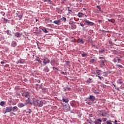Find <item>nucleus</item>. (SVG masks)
Listing matches in <instances>:
<instances>
[{"label":"nucleus","instance_id":"obj_7","mask_svg":"<svg viewBox=\"0 0 124 124\" xmlns=\"http://www.w3.org/2000/svg\"><path fill=\"white\" fill-rule=\"evenodd\" d=\"M26 105H27V103H19L18 104V107H19V108H22L25 106H26Z\"/></svg>","mask_w":124,"mask_h":124},{"label":"nucleus","instance_id":"obj_16","mask_svg":"<svg viewBox=\"0 0 124 124\" xmlns=\"http://www.w3.org/2000/svg\"><path fill=\"white\" fill-rule=\"evenodd\" d=\"M53 23L54 24H56V25H60V23H61V20H55Z\"/></svg>","mask_w":124,"mask_h":124},{"label":"nucleus","instance_id":"obj_51","mask_svg":"<svg viewBox=\"0 0 124 124\" xmlns=\"http://www.w3.org/2000/svg\"><path fill=\"white\" fill-rule=\"evenodd\" d=\"M12 114H13V115H15V113L12 112Z\"/></svg>","mask_w":124,"mask_h":124},{"label":"nucleus","instance_id":"obj_44","mask_svg":"<svg viewBox=\"0 0 124 124\" xmlns=\"http://www.w3.org/2000/svg\"><path fill=\"white\" fill-rule=\"evenodd\" d=\"M114 123L115 124H118V121L116 120H115Z\"/></svg>","mask_w":124,"mask_h":124},{"label":"nucleus","instance_id":"obj_22","mask_svg":"<svg viewBox=\"0 0 124 124\" xmlns=\"http://www.w3.org/2000/svg\"><path fill=\"white\" fill-rule=\"evenodd\" d=\"M60 21H62V22H66V18L62 17V18L60 19Z\"/></svg>","mask_w":124,"mask_h":124},{"label":"nucleus","instance_id":"obj_23","mask_svg":"<svg viewBox=\"0 0 124 124\" xmlns=\"http://www.w3.org/2000/svg\"><path fill=\"white\" fill-rule=\"evenodd\" d=\"M25 103H27V105L31 104V99H30V98H28V99Z\"/></svg>","mask_w":124,"mask_h":124},{"label":"nucleus","instance_id":"obj_21","mask_svg":"<svg viewBox=\"0 0 124 124\" xmlns=\"http://www.w3.org/2000/svg\"><path fill=\"white\" fill-rule=\"evenodd\" d=\"M3 20L4 21V24H7L8 22H9V20L6 19L5 18L2 17Z\"/></svg>","mask_w":124,"mask_h":124},{"label":"nucleus","instance_id":"obj_9","mask_svg":"<svg viewBox=\"0 0 124 124\" xmlns=\"http://www.w3.org/2000/svg\"><path fill=\"white\" fill-rule=\"evenodd\" d=\"M17 110H18V107H17V106H15L12 108V111H13V112H17Z\"/></svg>","mask_w":124,"mask_h":124},{"label":"nucleus","instance_id":"obj_39","mask_svg":"<svg viewBox=\"0 0 124 124\" xmlns=\"http://www.w3.org/2000/svg\"><path fill=\"white\" fill-rule=\"evenodd\" d=\"M106 123H107V124H113L111 122H110L109 121H107Z\"/></svg>","mask_w":124,"mask_h":124},{"label":"nucleus","instance_id":"obj_12","mask_svg":"<svg viewBox=\"0 0 124 124\" xmlns=\"http://www.w3.org/2000/svg\"><path fill=\"white\" fill-rule=\"evenodd\" d=\"M85 14H83L82 13H78V16L79 17V18H82V17H84Z\"/></svg>","mask_w":124,"mask_h":124},{"label":"nucleus","instance_id":"obj_50","mask_svg":"<svg viewBox=\"0 0 124 124\" xmlns=\"http://www.w3.org/2000/svg\"><path fill=\"white\" fill-rule=\"evenodd\" d=\"M114 62H117V60H116V59H114Z\"/></svg>","mask_w":124,"mask_h":124},{"label":"nucleus","instance_id":"obj_31","mask_svg":"<svg viewBox=\"0 0 124 124\" xmlns=\"http://www.w3.org/2000/svg\"><path fill=\"white\" fill-rule=\"evenodd\" d=\"M105 50L104 49H101L99 51V53H103Z\"/></svg>","mask_w":124,"mask_h":124},{"label":"nucleus","instance_id":"obj_37","mask_svg":"<svg viewBox=\"0 0 124 124\" xmlns=\"http://www.w3.org/2000/svg\"><path fill=\"white\" fill-rule=\"evenodd\" d=\"M96 73L97 74V75H98V76H99V75H100V72H98V71H96Z\"/></svg>","mask_w":124,"mask_h":124},{"label":"nucleus","instance_id":"obj_18","mask_svg":"<svg viewBox=\"0 0 124 124\" xmlns=\"http://www.w3.org/2000/svg\"><path fill=\"white\" fill-rule=\"evenodd\" d=\"M15 35L16 37H21V34L19 32L15 33Z\"/></svg>","mask_w":124,"mask_h":124},{"label":"nucleus","instance_id":"obj_2","mask_svg":"<svg viewBox=\"0 0 124 124\" xmlns=\"http://www.w3.org/2000/svg\"><path fill=\"white\" fill-rule=\"evenodd\" d=\"M88 99H89V100H91L92 102H87L86 103H87V104H89V105H92V104H93V101L95 100V97L93 95H91L89 96Z\"/></svg>","mask_w":124,"mask_h":124},{"label":"nucleus","instance_id":"obj_25","mask_svg":"<svg viewBox=\"0 0 124 124\" xmlns=\"http://www.w3.org/2000/svg\"><path fill=\"white\" fill-rule=\"evenodd\" d=\"M0 105H1V106H2V107L4 106V105H5V102L4 101L1 102L0 103Z\"/></svg>","mask_w":124,"mask_h":124},{"label":"nucleus","instance_id":"obj_19","mask_svg":"<svg viewBox=\"0 0 124 124\" xmlns=\"http://www.w3.org/2000/svg\"><path fill=\"white\" fill-rule=\"evenodd\" d=\"M12 46L13 47H16V46H17V43H16V42H12Z\"/></svg>","mask_w":124,"mask_h":124},{"label":"nucleus","instance_id":"obj_54","mask_svg":"<svg viewBox=\"0 0 124 124\" xmlns=\"http://www.w3.org/2000/svg\"><path fill=\"white\" fill-rule=\"evenodd\" d=\"M89 116L92 117V114H90Z\"/></svg>","mask_w":124,"mask_h":124},{"label":"nucleus","instance_id":"obj_59","mask_svg":"<svg viewBox=\"0 0 124 124\" xmlns=\"http://www.w3.org/2000/svg\"><path fill=\"white\" fill-rule=\"evenodd\" d=\"M48 0V1H51V0Z\"/></svg>","mask_w":124,"mask_h":124},{"label":"nucleus","instance_id":"obj_57","mask_svg":"<svg viewBox=\"0 0 124 124\" xmlns=\"http://www.w3.org/2000/svg\"><path fill=\"white\" fill-rule=\"evenodd\" d=\"M68 90H70V88H68Z\"/></svg>","mask_w":124,"mask_h":124},{"label":"nucleus","instance_id":"obj_32","mask_svg":"<svg viewBox=\"0 0 124 124\" xmlns=\"http://www.w3.org/2000/svg\"><path fill=\"white\" fill-rule=\"evenodd\" d=\"M81 56L83 57H86L87 56V53H83V54H81Z\"/></svg>","mask_w":124,"mask_h":124},{"label":"nucleus","instance_id":"obj_27","mask_svg":"<svg viewBox=\"0 0 124 124\" xmlns=\"http://www.w3.org/2000/svg\"><path fill=\"white\" fill-rule=\"evenodd\" d=\"M108 22H110L112 24H114V23H115V20H114L113 19H108Z\"/></svg>","mask_w":124,"mask_h":124},{"label":"nucleus","instance_id":"obj_36","mask_svg":"<svg viewBox=\"0 0 124 124\" xmlns=\"http://www.w3.org/2000/svg\"><path fill=\"white\" fill-rule=\"evenodd\" d=\"M106 121H107V118H103L102 119L103 122H106Z\"/></svg>","mask_w":124,"mask_h":124},{"label":"nucleus","instance_id":"obj_47","mask_svg":"<svg viewBox=\"0 0 124 124\" xmlns=\"http://www.w3.org/2000/svg\"><path fill=\"white\" fill-rule=\"evenodd\" d=\"M62 74H64V75H65V74H66V73H64L63 72H62V73H61Z\"/></svg>","mask_w":124,"mask_h":124},{"label":"nucleus","instance_id":"obj_26","mask_svg":"<svg viewBox=\"0 0 124 124\" xmlns=\"http://www.w3.org/2000/svg\"><path fill=\"white\" fill-rule=\"evenodd\" d=\"M116 66L118 68L120 67V68H124V67L120 64H116Z\"/></svg>","mask_w":124,"mask_h":124},{"label":"nucleus","instance_id":"obj_8","mask_svg":"<svg viewBox=\"0 0 124 124\" xmlns=\"http://www.w3.org/2000/svg\"><path fill=\"white\" fill-rule=\"evenodd\" d=\"M101 122H102V121H101V120H100V119H98L95 120L94 124H101Z\"/></svg>","mask_w":124,"mask_h":124},{"label":"nucleus","instance_id":"obj_52","mask_svg":"<svg viewBox=\"0 0 124 124\" xmlns=\"http://www.w3.org/2000/svg\"><path fill=\"white\" fill-rule=\"evenodd\" d=\"M85 17L87 18V17H88V16H87V15H85Z\"/></svg>","mask_w":124,"mask_h":124},{"label":"nucleus","instance_id":"obj_58","mask_svg":"<svg viewBox=\"0 0 124 124\" xmlns=\"http://www.w3.org/2000/svg\"><path fill=\"white\" fill-rule=\"evenodd\" d=\"M38 83H40V80H39V82H38Z\"/></svg>","mask_w":124,"mask_h":124},{"label":"nucleus","instance_id":"obj_45","mask_svg":"<svg viewBox=\"0 0 124 124\" xmlns=\"http://www.w3.org/2000/svg\"><path fill=\"white\" fill-rule=\"evenodd\" d=\"M97 6L98 9L99 10V11H101V9L100 8V7H99V6Z\"/></svg>","mask_w":124,"mask_h":124},{"label":"nucleus","instance_id":"obj_5","mask_svg":"<svg viewBox=\"0 0 124 124\" xmlns=\"http://www.w3.org/2000/svg\"><path fill=\"white\" fill-rule=\"evenodd\" d=\"M84 21L85 23H87L88 26H93V25H94L93 22H90V20H87V19H84Z\"/></svg>","mask_w":124,"mask_h":124},{"label":"nucleus","instance_id":"obj_13","mask_svg":"<svg viewBox=\"0 0 124 124\" xmlns=\"http://www.w3.org/2000/svg\"><path fill=\"white\" fill-rule=\"evenodd\" d=\"M78 43H81V44H84L85 43V42L83 41V39H78L77 41Z\"/></svg>","mask_w":124,"mask_h":124},{"label":"nucleus","instance_id":"obj_61","mask_svg":"<svg viewBox=\"0 0 124 124\" xmlns=\"http://www.w3.org/2000/svg\"><path fill=\"white\" fill-rule=\"evenodd\" d=\"M114 87H115V85L113 84Z\"/></svg>","mask_w":124,"mask_h":124},{"label":"nucleus","instance_id":"obj_38","mask_svg":"<svg viewBox=\"0 0 124 124\" xmlns=\"http://www.w3.org/2000/svg\"><path fill=\"white\" fill-rule=\"evenodd\" d=\"M28 113H29V114H31V109H28Z\"/></svg>","mask_w":124,"mask_h":124},{"label":"nucleus","instance_id":"obj_17","mask_svg":"<svg viewBox=\"0 0 124 124\" xmlns=\"http://www.w3.org/2000/svg\"><path fill=\"white\" fill-rule=\"evenodd\" d=\"M25 97L27 98H30V93L29 92H26Z\"/></svg>","mask_w":124,"mask_h":124},{"label":"nucleus","instance_id":"obj_11","mask_svg":"<svg viewBox=\"0 0 124 124\" xmlns=\"http://www.w3.org/2000/svg\"><path fill=\"white\" fill-rule=\"evenodd\" d=\"M90 62H91V63H92V64H95L96 63V60H95L94 59H92L90 61Z\"/></svg>","mask_w":124,"mask_h":124},{"label":"nucleus","instance_id":"obj_40","mask_svg":"<svg viewBox=\"0 0 124 124\" xmlns=\"http://www.w3.org/2000/svg\"><path fill=\"white\" fill-rule=\"evenodd\" d=\"M118 63H120V62H121V59L119 58L117 59Z\"/></svg>","mask_w":124,"mask_h":124},{"label":"nucleus","instance_id":"obj_62","mask_svg":"<svg viewBox=\"0 0 124 124\" xmlns=\"http://www.w3.org/2000/svg\"><path fill=\"white\" fill-rule=\"evenodd\" d=\"M114 87H115V85L113 84Z\"/></svg>","mask_w":124,"mask_h":124},{"label":"nucleus","instance_id":"obj_34","mask_svg":"<svg viewBox=\"0 0 124 124\" xmlns=\"http://www.w3.org/2000/svg\"><path fill=\"white\" fill-rule=\"evenodd\" d=\"M26 93H21L22 96H26Z\"/></svg>","mask_w":124,"mask_h":124},{"label":"nucleus","instance_id":"obj_42","mask_svg":"<svg viewBox=\"0 0 124 124\" xmlns=\"http://www.w3.org/2000/svg\"><path fill=\"white\" fill-rule=\"evenodd\" d=\"M0 63H1V64H4V63H5V62H3V61H1V62H0Z\"/></svg>","mask_w":124,"mask_h":124},{"label":"nucleus","instance_id":"obj_14","mask_svg":"<svg viewBox=\"0 0 124 124\" xmlns=\"http://www.w3.org/2000/svg\"><path fill=\"white\" fill-rule=\"evenodd\" d=\"M62 100H63V102H65V103H68L69 102V100L67 98L65 99L64 97L62 98Z\"/></svg>","mask_w":124,"mask_h":124},{"label":"nucleus","instance_id":"obj_3","mask_svg":"<svg viewBox=\"0 0 124 124\" xmlns=\"http://www.w3.org/2000/svg\"><path fill=\"white\" fill-rule=\"evenodd\" d=\"M105 62H106V60L99 61V63L100 67H103L105 65Z\"/></svg>","mask_w":124,"mask_h":124},{"label":"nucleus","instance_id":"obj_1","mask_svg":"<svg viewBox=\"0 0 124 124\" xmlns=\"http://www.w3.org/2000/svg\"><path fill=\"white\" fill-rule=\"evenodd\" d=\"M33 104L34 106L37 107H42L43 106V102L40 100H33Z\"/></svg>","mask_w":124,"mask_h":124},{"label":"nucleus","instance_id":"obj_29","mask_svg":"<svg viewBox=\"0 0 124 124\" xmlns=\"http://www.w3.org/2000/svg\"><path fill=\"white\" fill-rule=\"evenodd\" d=\"M67 0H61V3L62 4L65 3Z\"/></svg>","mask_w":124,"mask_h":124},{"label":"nucleus","instance_id":"obj_46","mask_svg":"<svg viewBox=\"0 0 124 124\" xmlns=\"http://www.w3.org/2000/svg\"><path fill=\"white\" fill-rule=\"evenodd\" d=\"M94 93H96V94H99V92H94Z\"/></svg>","mask_w":124,"mask_h":124},{"label":"nucleus","instance_id":"obj_53","mask_svg":"<svg viewBox=\"0 0 124 124\" xmlns=\"http://www.w3.org/2000/svg\"><path fill=\"white\" fill-rule=\"evenodd\" d=\"M106 32H109V31H105Z\"/></svg>","mask_w":124,"mask_h":124},{"label":"nucleus","instance_id":"obj_6","mask_svg":"<svg viewBox=\"0 0 124 124\" xmlns=\"http://www.w3.org/2000/svg\"><path fill=\"white\" fill-rule=\"evenodd\" d=\"M43 63L46 65L47 63H50V60L48 58H45L44 59Z\"/></svg>","mask_w":124,"mask_h":124},{"label":"nucleus","instance_id":"obj_60","mask_svg":"<svg viewBox=\"0 0 124 124\" xmlns=\"http://www.w3.org/2000/svg\"><path fill=\"white\" fill-rule=\"evenodd\" d=\"M114 41H117V40H115Z\"/></svg>","mask_w":124,"mask_h":124},{"label":"nucleus","instance_id":"obj_43","mask_svg":"<svg viewBox=\"0 0 124 124\" xmlns=\"http://www.w3.org/2000/svg\"><path fill=\"white\" fill-rule=\"evenodd\" d=\"M97 22L99 23V24H100L101 23V22H102V20H98L97 21Z\"/></svg>","mask_w":124,"mask_h":124},{"label":"nucleus","instance_id":"obj_30","mask_svg":"<svg viewBox=\"0 0 124 124\" xmlns=\"http://www.w3.org/2000/svg\"><path fill=\"white\" fill-rule=\"evenodd\" d=\"M99 59L101 60V61H103V60H105V57H99Z\"/></svg>","mask_w":124,"mask_h":124},{"label":"nucleus","instance_id":"obj_4","mask_svg":"<svg viewBox=\"0 0 124 124\" xmlns=\"http://www.w3.org/2000/svg\"><path fill=\"white\" fill-rule=\"evenodd\" d=\"M12 111V107H7L4 110V114L6 113H10Z\"/></svg>","mask_w":124,"mask_h":124},{"label":"nucleus","instance_id":"obj_24","mask_svg":"<svg viewBox=\"0 0 124 124\" xmlns=\"http://www.w3.org/2000/svg\"><path fill=\"white\" fill-rule=\"evenodd\" d=\"M17 17H18V18H19V20H22V18L23 17V15H18L17 14V16H16Z\"/></svg>","mask_w":124,"mask_h":124},{"label":"nucleus","instance_id":"obj_10","mask_svg":"<svg viewBox=\"0 0 124 124\" xmlns=\"http://www.w3.org/2000/svg\"><path fill=\"white\" fill-rule=\"evenodd\" d=\"M71 29L72 30H74L75 29H76V25H74V22H72L71 24Z\"/></svg>","mask_w":124,"mask_h":124},{"label":"nucleus","instance_id":"obj_48","mask_svg":"<svg viewBox=\"0 0 124 124\" xmlns=\"http://www.w3.org/2000/svg\"><path fill=\"white\" fill-rule=\"evenodd\" d=\"M119 83H120V84H123V81H122V80H120V81H119Z\"/></svg>","mask_w":124,"mask_h":124},{"label":"nucleus","instance_id":"obj_55","mask_svg":"<svg viewBox=\"0 0 124 124\" xmlns=\"http://www.w3.org/2000/svg\"><path fill=\"white\" fill-rule=\"evenodd\" d=\"M68 11H71V10L68 9Z\"/></svg>","mask_w":124,"mask_h":124},{"label":"nucleus","instance_id":"obj_15","mask_svg":"<svg viewBox=\"0 0 124 124\" xmlns=\"http://www.w3.org/2000/svg\"><path fill=\"white\" fill-rule=\"evenodd\" d=\"M16 63L17 64H18V63H22V64H23V63H24V61H23V60L20 59L17 62H16Z\"/></svg>","mask_w":124,"mask_h":124},{"label":"nucleus","instance_id":"obj_49","mask_svg":"<svg viewBox=\"0 0 124 124\" xmlns=\"http://www.w3.org/2000/svg\"><path fill=\"white\" fill-rule=\"evenodd\" d=\"M96 71H98V72H101V70H97Z\"/></svg>","mask_w":124,"mask_h":124},{"label":"nucleus","instance_id":"obj_28","mask_svg":"<svg viewBox=\"0 0 124 124\" xmlns=\"http://www.w3.org/2000/svg\"><path fill=\"white\" fill-rule=\"evenodd\" d=\"M42 31H44V32H45V33H47V32H48V31H47L46 29H43Z\"/></svg>","mask_w":124,"mask_h":124},{"label":"nucleus","instance_id":"obj_20","mask_svg":"<svg viewBox=\"0 0 124 124\" xmlns=\"http://www.w3.org/2000/svg\"><path fill=\"white\" fill-rule=\"evenodd\" d=\"M49 71V68H48L47 66H46L44 69V71H45V72H48Z\"/></svg>","mask_w":124,"mask_h":124},{"label":"nucleus","instance_id":"obj_33","mask_svg":"<svg viewBox=\"0 0 124 124\" xmlns=\"http://www.w3.org/2000/svg\"><path fill=\"white\" fill-rule=\"evenodd\" d=\"M96 77H98V78L100 79V80H102L101 79H102V78H103V77H101L100 76H96Z\"/></svg>","mask_w":124,"mask_h":124},{"label":"nucleus","instance_id":"obj_35","mask_svg":"<svg viewBox=\"0 0 124 124\" xmlns=\"http://www.w3.org/2000/svg\"><path fill=\"white\" fill-rule=\"evenodd\" d=\"M87 123H89V124H92V120H87Z\"/></svg>","mask_w":124,"mask_h":124},{"label":"nucleus","instance_id":"obj_41","mask_svg":"<svg viewBox=\"0 0 124 124\" xmlns=\"http://www.w3.org/2000/svg\"><path fill=\"white\" fill-rule=\"evenodd\" d=\"M80 25L81 27H84V26H85V25H84V24L82 23H80Z\"/></svg>","mask_w":124,"mask_h":124},{"label":"nucleus","instance_id":"obj_56","mask_svg":"<svg viewBox=\"0 0 124 124\" xmlns=\"http://www.w3.org/2000/svg\"><path fill=\"white\" fill-rule=\"evenodd\" d=\"M37 21H38V19H36V22H37Z\"/></svg>","mask_w":124,"mask_h":124}]
</instances>
